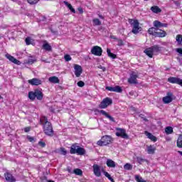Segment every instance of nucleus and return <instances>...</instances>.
Returning <instances> with one entry per match:
<instances>
[{"instance_id": "nucleus-2", "label": "nucleus", "mask_w": 182, "mask_h": 182, "mask_svg": "<svg viewBox=\"0 0 182 182\" xmlns=\"http://www.w3.org/2000/svg\"><path fill=\"white\" fill-rule=\"evenodd\" d=\"M161 46L159 45H154L144 50V53L149 56V58H153V55H159L161 52Z\"/></svg>"}, {"instance_id": "nucleus-43", "label": "nucleus", "mask_w": 182, "mask_h": 182, "mask_svg": "<svg viewBox=\"0 0 182 182\" xmlns=\"http://www.w3.org/2000/svg\"><path fill=\"white\" fill-rule=\"evenodd\" d=\"M77 85L79 87H83V86H85V82L83 81H79Z\"/></svg>"}, {"instance_id": "nucleus-60", "label": "nucleus", "mask_w": 182, "mask_h": 182, "mask_svg": "<svg viewBox=\"0 0 182 182\" xmlns=\"http://www.w3.org/2000/svg\"><path fill=\"white\" fill-rule=\"evenodd\" d=\"M0 99H2V96L0 95Z\"/></svg>"}, {"instance_id": "nucleus-32", "label": "nucleus", "mask_w": 182, "mask_h": 182, "mask_svg": "<svg viewBox=\"0 0 182 182\" xmlns=\"http://www.w3.org/2000/svg\"><path fill=\"white\" fill-rule=\"evenodd\" d=\"M177 147L182 149V134H179L177 140Z\"/></svg>"}, {"instance_id": "nucleus-30", "label": "nucleus", "mask_w": 182, "mask_h": 182, "mask_svg": "<svg viewBox=\"0 0 182 182\" xmlns=\"http://www.w3.org/2000/svg\"><path fill=\"white\" fill-rule=\"evenodd\" d=\"M64 4H65V5H66V6H68V8L70 9V11H71V12H73V14H76V10H75V9H73V7L72 6V5L70 4H69L68 1H65Z\"/></svg>"}, {"instance_id": "nucleus-35", "label": "nucleus", "mask_w": 182, "mask_h": 182, "mask_svg": "<svg viewBox=\"0 0 182 182\" xmlns=\"http://www.w3.org/2000/svg\"><path fill=\"white\" fill-rule=\"evenodd\" d=\"M176 42L178 43V45H182V35H177L176 38Z\"/></svg>"}, {"instance_id": "nucleus-31", "label": "nucleus", "mask_w": 182, "mask_h": 182, "mask_svg": "<svg viewBox=\"0 0 182 182\" xmlns=\"http://www.w3.org/2000/svg\"><path fill=\"white\" fill-rule=\"evenodd\" d=\"M92 23L94 26H100L102 25V21L99 18H94L92 20Z\"/></svg>"}, {"instance_id": "nucleus-13", "label": "nucleus", "mask_w": 182, "mask_h": 182, "mask_svg": "<svg viewBox=\"0 0 182 182\" xmlns=\"http://www.w3.org/2000/svg\"><path fill=\"white\" fill-rule=\"evenodd\" d=\"M4 178L7 182H16V179L15 178V177H14L12 173L9 172H6L4 173Z\"/></svg>"}, {"instance_id": "nucleus-41", "label": "nucleus", "mask_w": 182, "mask_h": 182, "mask_svg": "<svg viewBox=\"0 0 182 182\" xmlns=\"http://www.w3.org/2000/svg\"><path fill=\"white\" fill-rule=\"evenodd\" d=\"M117 42L118 46H123L124 45V43L122 39H117Z\"/></svg>"}, {"instance_id": "nucleus-23", "label": "nucleus", "mask_w": 182, "mask_h": 182, "mask_svg": "<svg viewBox=\"0 0 182 182\" xmlns=\"http://www.w3.org/2000/svg\"><path fill=\"white\" fill-rule=\"evenodd\" d=\"M156 151V147L153 145L147 146V152L148 154H154Z\"/></svg>"}, {"instance_id": "nucleus-27", "label": "nucleus", "mask_w": 182, "mask_h": 182, "mask_svg": "<svg viewBox=\"0 0 182 182\" xmlns=\"http://www.w3.org/2000/svg\"><path fill=\"white\" fill-rule=\"evenodd\" d=\"M154 26H155V28H157V29H159V28H163V26H164V23L159 21H154Z\"/></svg>"}, {"instance_id": "nucleus-18", "label": "nucleus", "mask_w": 182, "mask_h": 182, "mask_svg": "<svg viewBox=\"0 0 182 182\" xmlns=\"http://www.w3.org/2000/svg\"><path fill=\"white\" fill-rule=\"evenodd\" d=\"M99 113H101V114H102L103 116H105L107 117V119H109V120H110L111 122H115L114 118H113L112 116L108 114V113L106 112V111L100 110V111H99Z\"/></svg>"}, {"instance_id": "nucleus-58", "label": "nucleus", "mask_w": 182, "mask_h": 182, "mask_svg": "<svg viewBox=\"0 0 182 182\" xmlns=\"http://www.w3.org/2000/svg\"><path fill=\"white\" fill-rule=\"evenodd\" d=\"M48 182H55L54 181H48Z\"/></svg>"}, {"instance_id": "nucleus-51", "label": "nucleus", "mask_w": 182, "mask_h": 182, "mask_svg": "<svg viewBox=\"0 0 182 182\" xmlns=\"http://www.w3.org/2000/svg\"><path fill=\"white\" fill-rule=\"evenodd\" d=\"M31 131V128L30 127H26L24 129V132H26V133H28V132Z\"/></svg>"}, {"instance_id": "nucleus-12", "label": "nucleus", "mask_w": 182, "mask_h": 182, "mask_svg": "<svg viewBox=\"0 0 182 182\" xmlns=\"http://www.w3.org/2000/svg\"><path fill=\"white\" fill-rule=\"evenodd\" d=\"M138 77H139V75L133 73L132 74H131L130 77L128 79V83H130L131 85H137Z\"/></svg>"}, {"instance_id": "nucleus-15", "label": "nucleus", "mask_w": 182, "mask_h": 182, "mask_svg": "<svg viewBox=\"0 0 182 182\" xmlns=\"http://www.w3.org/2000/svg\"><path fill=\"white\" fill-rule=\"evenodd\" d=\"M6 58L10 60V62H12V63H14L15 65H21V61L18 60L16 58H14V56L6 54Z\"/></svg>"}, {"instance_id": "nucleus-47", "label": "nucleus", "mask_w": 182, "mask_h": 182, "mask_svg": "<svg viewBox=\"0 0 182 182\" xmlns=\"http://www.w3.org/2000/svg\"><path fill=\"white\" fill-rule=\"evenodd\" d=\"M39 146H41V147H45V146H46V144L45 142L43 141H39L38 142Z\"/></svg>"}, {"instance_id": "nucleus-4", "label": "nucleus", "mask_w": 182, "mask_h": 182, "mask_svg": "<svg viewBox=\"0 0 182 182\" xmlns=\"http://www.w3.org/2000/svg\"><path fill=\"white\" fill-rule=\"evenodd\" d=\"M148 33H149V35H153V36H158L159 38H164V36H166V31L154 27L150 28L148 30Z\"/></svg>"}, {"instance_id": "nucleus-44", "label": "nucleus", "mask_w": 182, "mask_h": 182, "mask_svg": "<svg viewBox=\"0 0 182 182\" xmlns=\"http://www.w3.org/2000/svg\"><path fill=\"white\" fill-rule=\"evenodd\" d=\"M106 90L109 92H114V87H106Z\"/></svg>"}, {"instance_id": "nucleus-6", "label": "nucleus", "mask_w": 182, "mask_h": 182, "mask_svg": "<svg viewBox=\"0 0 182 182\" xmlns=\"http://www.w3.org/2000/svg\"><path fill=\"white\" fill-rule=\"evenodd\" d=\"M113 103V100L112 98L106 97L102 100L101 103L100 104V109H106L108 106H110Z\"/></svg>"}, {"instance_id": "nucleus-48", "label": "nucleus", "mask_w": 182, "mask_h": 182, "mask_svg": "<svg viewBox=\"0 0 182 182\" xmlns=\"http://www.w3.org/2000/svg\"><path fill=\"white\" fill-rule=\"evenodd\" d=\"M67 171H68V173H70V174H73V171H72V168H70V167L67 168Z\"/></svg>"}, {"instance_id": "nucleus-42", "label": "nucleus", "mask_w": 182, "mask_h": 182, "mask_svg": "<svg viewBox=\"0 0 182 182\" xmlns=\"http://www.w3.org/2000/svg\"><path fill=\"white\" fill-rule=\"evenodd\" d=\"M124 170H132V165L130 164H126L124 166Z\"/></svg>"}, {"instance_id": "nucleus-26", "label": "nucleus", "mask_w": 182, "mask_h": 182, "mask_svg": "<svg viewBox=\"0 0 182 182\" xmlns=\"http://www.w3.org/2000/svg\"><path fill=\"white\" fill-rule=\"evenodd\" d=\"M151 11L154 12V14H160L161 12V9L159 8L157 6H154L151 8Z\"/></svg>"}, {"instance_id": "nucleus-45", "label": "nucleus", "mask_w": 182, "mask_h": 182, "mask_svg": "<svg viewBox=\"0 0 182 182\" xmlns=\"http://www.w3.org/2000/svg\"><path fill=\"white\" fill-rule=\"evenodd\" d=\"M137 161L139 163V164H141L143 163V161H144V159L141 157H138Z\"/></svg>"}, {"instance_id": "nucleus-38", "label": "nucleus", "mask_w": 182, "mask_h": 182, "mask_svg": "<svg viewBox=\"0 0 182 182\" xmlns=\"http://www.w3.org/2000/svg\"><path fill=\"white\" fill-rule=\"evenodd\" d=\"M135 180L137 182H146V181H144L143 178L140 177L139 175L135 176Z\"/></svg>"}, {"instance_id": "nucleus-33", "label": "nucleus", "mask_w": 182, "mask_h": 182, "mask_svg": "<svg viewBox=\"0 0 182 182\" xmlns=\"http://www.w3.org/2000/svg\"><path fill=\"white\" fill-rule=\"evenodd\" d=\"M28 97L31 100H35V99H36V91L29 92H28Z\"/></svg>"}, {"instance_id": "nucleus-29", "label": "nucleus", "mask_w": 182, "mask_h": 182, "mask_svg": "<svg viewBox=\"0 0 182 182\" xmlns=\"http://www.w3.org/2000/svg\"><path fill=\"white\" fill-rule=\"evenodd\" d=\"M107 53L109 58H112V59H116V58H117V55H116V54H113L109 48L107 49Z\"/></svg>"}, {"instance_id": "nucleus-40", "label": "nucleus", "mask_w": 182, "mask_h": 182, "mask_svg": "<svg viewBox=\"0 0 182 182\" xmlns=\"http://www.w3.org/2000/svg\"><path fill=\"white\" fill-rule=\"evenodd\" d=\"M60 151L63 156H66V154H68V151H66L65 148H60Z\"/></svg>"}, {"instance_id": "nucleus-7", "label": "nucleus", "mask_w": 182, "mask_h": 182, "mask_svg": "<svg viewBox=\"0 0 182 182\" xmlns=\"http://www.w3.org/2000/svg\"><path fill=\"white\" fill-rule=\"evenodd\" d=\"M92 170L96 177H100V176H102V171H104L103 168L97 164H94L92 166Z\"/></svg>"}, {"instance_id": "nucleus-24", "label": "nucleus", "mask_w": 182, "mask_h": 182, "mask_svg": "<svg viewBox=\"0 0 182 182\" xmlns=\"http://www.w3.org/2000/svg\"><path fill=\"white\" fill-rule=\"evenodd\" d=\"M43 48L48 52H52V46H50V45H49V43H48L47 42L43 43Z\"/></svg>"}, {"instance_id": "nucleus-9", "label": "nucleus", "mask_w": 182, "mask_h": 182, "mask_svg": "<svg viewBox=\"0 0 182 182\" xmlns=\"http://www.w3.org/2000/svg\"><path fill=\"white\" fill-rule=\"evenodd\" d=\"M91 53L92 55H95V56H102V53H103V50L100 47L95 46L91 49Z\"/></svg>"}, {"instance_id": "nucleus-39", "label": "nucleus", "mask_w": 182, "mask_h": 182, "mask_svg": "<svg viewBox=\"0 0 182 182\" xmlns=\"http://www.w3.org/2000/svg\"><path fill=\"white\" fill-rule=\"evenodd\" d=\"M64 59H65V62H69V61L72 60V57H70V55L66 54L64 55Z\"/></svg>"}, {"instance_id": "nucleus-55", "label": "nucleus", "mask_w": 182, "mask_h": 182, "mask_svg": "<svg viewBox=\"0 0 182 182\" xmlns=\"http://www.w3.org/2000/svg\"><path fill=\"white\" fill-rule=\"evenodd\" d=\"M78 11L80 12V14H83V9H79Z\"/></svg>"}, {"instance_id": "nucleus-1", "label": "nucleus", "mask_w": 182, "mask_h": 182, "mask_svg": "<svg viewBox=\"0 0 182 182\" xmlns=\"http://www.w3.org/2000/svg\"><path fill=\"white\" fill-rule=\"evenodd\" d=\"M40 123L43 125L45 134L47 136H53V128L52 127V124L48 121V118L46 117H42L40 119Z\"/></svg>"}, {"instance_id": "nucleus-14", "label": "nucleus", "mask_w": 182, "mask_h": 182, "mask_svg": "<svg viewBox=\"0 0 182 182\" xmlns=\"http://www.w3.org/2000/svg\"><path fill=\"white\" fill-rule=\"evenodd\" d=\"M28 83L32 86H39V85H42V80L38 78H33L28 80Z\"/></svg>"}, {"instance_id": "nucleus-57", "label": "nucleus", "mask_w": 182, "mask_h": 182, "mask_svg": "<svg viewBox=\"0 0 182 182\" xmlns=\"http://www.w3.org/2000/svg\"><path fill=\"white\" fill-rule=\"evenodd\" d=\"M178 153L179 154H181V156H182V151H178Z\"/></svg>"}, {"instance_id": "nucleus-54", "label": "nucleus", "mask_w": 182, "mask_h": 182, "mask_svg": "<svg viewBox=\"0 0 182 182\" xmlns=\"http://www.w3.org/2000/svg\"><path fill=\"white\" fill-rule=\"evenodd\" d=\"M28 140H29L30 141H33V137L29 136V137H28Z\"/></svg>"}, {"instance_id": "nucleus-59", "label": "nucleus", "mask_w": 182, "mask_h": 182, "mask_svg": "<svg viewBox=\"0 0 182 182\" xmlns=\"http://www.w3.org/2000/svg\"><path fill=\"white\" fill-rule=\"evenodd\" d=\"M164 26H167V25H166V24H164Z\"/></svg>"}, {"instance_id": "nucleus-52", "label": "nucleus", "mask_w": 182, "mask_h": 182, "mask_svg": "<svg viewBox=\"0 0 182 182\" xmlns=\"http://www.w3.org/2000/svg\"><path fill=\"white\" fill-rule=\"evenodd\" d=\"M173 4H175V5H176V6H180V3H179L178 1H173Z\"/></svg>"}, {"instance_id": "nucleus-19", "label": "nucleus", "mask_w": 182, "mask_h": 182, "mask_svg": "<svg viewBox=\"0 0 182 182\" xmlns=\"http://www.w3.org/2000/svg\"><path fill=\"white\" fill-rule=\"evenodd\" d=\"M75 154H77L78 156H85V154H86V149L79 146L77 149V152Z\"/></svg>"}, {"instance_id": "nucleus-21", "label": "nucleus", "mask_w": 182, "mask_h": 182, "mask_svg": "<svg viewBox=\"0 0 182 182\" xmlns=\"http://www.w3.org/2000/svg\"><path fill=\"white\" fill-rule=\"evenodd\" d=\"M168 82H169V83H176V85H178V82H180V78L170 77L169 78H168Z\"/></svg>"}, {"instance_id": "nucleus-10", "label": "nucleus", "mask_w": 182, "mask_h": 182, "mask_svg": "<svg viewBox=\"0 0 182 182\" xmlns=\"http://www.w3.org/2000/svg\"><path fill=\"white\" fill-rule=\"evenodd\" d=\"M174 99V95L171 92H167L166 96L164 97L162 99V101L165 105H167L168 103H171L173 102V100Z\"/></svg>"}, {"instance_id": "nucleus-46", "label": "nucleus", "mask_w": 182, "mask_h": 182, "mask_svg": "<svg viewBox=\"0 0 182 182\" xmlns=\"http://www.w3.org/2000/svg\"><path fill=\"white\" fill-rule=\"evenodd\" d=\"M26 45H31V38L28 37L25 40Z\"/></svg>"}, {"instance_id": "nucleus-36", "label": "nucleus", "mask_w": 182, "mask_h": 182, "mask_svg": "<svg viewBox=\"0 0 182 182\" xmlns=\"http://www.w3.org/2000/svg\"><path fill=\"white\" fill-rule=\"evenodd\" d=\"M114 92H116L117 93H122L123 92V90H122V87L119 85H117L114 87Z\"/></svg>"}, {"instance_id": "nucleus-17", "label": "nucleus", "mask_w": 182, "mask_h": 182, "mask_svg": "<svg viewBox=\"0 0 182 182\" xmlns=\"http://www.w3.org/2000/svg\"><path fill=\"white\" fill-rule=\"evenodd\" d=\"M79 146H77V144H74L71 146L70 153V154H76L77 151V149H79Z\"/></svg>"}, {"instance_id": "nucleus-20", "label": "nucleus", "mask_w": 182, "mask_h": 182, "mask_svg": "<svg viewBox=\"0 0 182 182\" xmlns=\"http://www.w3.org/2000/svg\"><path fill=\"white\" fill-rule=\"evenodd\" d=\"M106 164L107 167H111L112 168H114V167H116V162L112 159H107Z\"/></svg>"}, {"instance_id": "nucleus-37", "label": "nucleus", "mask_w": 182, "mask_h": 182, "mask_svg": "<svg viewBox=\"0 0 182 182\" xmlns=\"http://www.w3.org/2000/svg\"><path fill=\"white\" fill-rule=\"evenodd\" d=\"M41 0H27L28 4L30 5H36Z\"/></svg>"}, {"instance_id": "nucleus-28", "label": "nucleus", "mask_w": 182, "mask_h": 182, "mask_svg": "<svg viewBox=\"0 0 182 182\" xmlns=\"http://www.w3.org/2000/svg\"><path fill=\"white\" fill-rule=\"evenodd\" d=\"M73 174H75V176H82L83 171H82L80 168H75L73 171Z\"/></svg>"}, {"instance_id": "nucleus-49", "label": "nucleus", "mask_w": 182, "mask_h": 182, "mask_svg": "<svg viewBox=\"0 0 182 182\" xmlns=\"http://www.w3.org/2000/svg\"><path fill=\"white\" fill-rule=\"evenodd\" d=\"M176 52L178 53H180V55H182V48H177Z\"/></svg>"}, {"instance_id": "nucleus-8", "label": "nucleus", "mask_w": 182, "mask_h": 182, "mask_svg": "<svg viewBox=\"0 0 182 182\" xmlns=\"http://www.w3.org/2000/svg\"><path fill=\"white\" fill-rule=\"evenodd\" d=\"M116 136L122 139H129V135H127L124 129L117 128Z\"/></svg>"}, {"instance_id": "nucleus-25", "label": "nucleus", "mask_w": 182, "mask_h": 182, "mask_svg": "<svg viewBox=\"0 0 182 182\" xmlns=\"http://www.w3.org/2000/svg\"><path fill=\"white\" fill-rule=\"evenodd\" d=\"M50 83H59V78L56 76L50 77L48 79Z\"/></svg>"}, {"instance_id": "nucleus-5", "label": "nucleus", "mask_w": 182, "mask_h": 182, "mask_svg": "<svg viewBox=\"0 0 182 182\" xmlns=\"http://www.w3.org/2000/svg\"><path fill=\"white\" fill-rule=\"evenodd\" d=\"M112 143V136L105 135L101 138L100 141L97 142V146H107Z\"/></svg>"}, {"instance_id": "nucleus-53", "label": "nucleus", "mask_w": 182, "mask_h": 182, "mask_svg": "<svg viewBox=\"0 0 182 182\" xmlns=\"http://www.w3.org/2000/svg\"><path fill=\"white\" fill-rule=\"evenodd\" d=\"M34 62H36V60H33V59H29V60H28V63L32 64V63H34Z\"/></svg>"}, {"instance_id": "nucleus-3", "label": "nucleus", "mask_w": 182, "mask_h": 182, "mask_svg": "<svg viewBox=\"0 0 182 182\" xmlns=\"http://www.w3.org/2000/svg\"><path fill=\"white\" fill-rule=\"evenodd\" d=\"M129 23L131 26H132V32L134 35H137V33L141 31V27H140V23H139L138 20L129 19Z\"/></svg>"}, {"instance_id": "nucleus-11", "label": "nucleus", "mask_w": 182, "mask_h": 182, "mask_svg": "<svg viewBox=\"0 0 182 182\" xmlns=\"http://www.w3.org/2000/svg\"><path fill=\"white\" fill-rule=\"evenodd\" d=\"M74 73L76 76V77H80V75H82V72H83V69H82V66L75 64L74 65Z\"/></svg>"}, {"instance_id": "nucleus-34", "label": "nucleus", "mask_w": 182, "mask_h": 182, "mask_svg": "<svg viewBox=\"0 0 182 182\" xmlns=\"http://www.w3.org/2000/svg\"><path fill=\"white\" fill-rule=\"evenodd\" d=\"M173 132V127H167L165 128V132L166 134H172Z\"/></svg>"}, {"instance_id": "nucleus-50", "label": "nucleus", "mask_w": 182, "mask_h": 182, "mask_svg": "<svg viewBox=\"0 0 182 182\" xmlns=\"http://www.w3.org/2000/svg\"><path fill=\"white\" fill-rule=\"evenodd\" d=\"M99 68H100V69H102V70L103 72H106V68L102 67V65H100V66H99Z\"/></svg>"}, {"instance_id": "nucleus-22", "label": "nucleus", "mask_w": 182, "mask_h": 182, "mask_svg": "<svg viewBox=\"0 0 182 182\" xmlns=\"http://www.w3.org/2000/svg\"><path fill=\"white\" fill-rule=\"evenodd\" d=\"M36 97L38 100H42L43 99V95L42 94V91L39 90H36Z\"/></svg>"}, {"instance_id": "nucleus-16", "label": "nucleus", "mask_w": 182, "mask_h": 182, "mask_svg": "<svg viewBox=\"0 0 182 182\" xmlns=\"http://www.w3.org/2000/svg\"><path fill=\"white\" fill-rule=\"evenodd\" d=\"M144 134L148 137V139L151 140V141H157V138L154 135H152L151 133L145 131Z\"/></svg>"}, {"instance_id": "nucleus-56", "label": "nucleus", "mask_w": 182, "mask_h": 182, "mask_svg": "<svg viewBox=\"0 0 182 182\" xmlns=\"http://www.w3.org/2000/svg\"><path fill=\"white\" fill-rule=\"evenodd\" d=\"M99 18H100L101 19H104V18H105L103 17V16H101V15L99 16Z\"/></svg>"}]
</instances>
